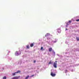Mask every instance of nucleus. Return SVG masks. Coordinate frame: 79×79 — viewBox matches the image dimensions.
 I'll list each match as a JSON object with an SVG mask.
<instances>
[{
    "mask_svg": "<svg viewBox=\"0 0 79 79\" xmlns=\"http://www.w3.org/2000/svg\"><path fill=\"white\" fill-rule=\"evenodd\" d=\"M55 41H52L51 42H50V40H48L46 41V42H47V44H48L49 45H52L53 43H56L57 41H58V39H55Z\"/></svg>",
    "mask_w": 79,
    "mask_h": 79,
    "instance_id": "nucleus-1",
    "label": "nucleus"
},
{
    "mask_svg": "<svg viewBox=\"0 0 79 79\" xmlns=\"http://www.w3.org/2000/svg\"><path fill=\"white\" fill-rule=\"evenodd\" d=\"M57 61H56L54 63V64H53V66L54 67V68H57Z\"/></svg>",
    "mask_w": 79,
    "mask_h": 79,
    "instance_id": "nucleus-2",
    "label": "nucleus"
},
{
    "mask_svg": "<svg viewBox=\"0 0 79 79\" xmlns=\"http://www.w3.org/2000/svg\"><path fill=\"white\" fill-rule=\"evenodd\" d=\"M20 73V71H18L17 72H15L14 73H12L13 76H15L16 74H18V73Z\"/></svg>",
    "mask_w": 79,
    "mask_h": 79,
    "instance_id": "nucleus-3",
    "label": "nucleus"
},
{
    "mask_svg": "<svg viewBox=\"0 0 79 79\" xmlns=\"http://www.w3.org/2000/svg\"><path fill=\"white\" fill-rule=\"evenodd\" d=\"M51 75L52 77H55V76H56V74H54V73H53L51 72Z\"/></svg>",
    "mask_w": 79,
    "mask_h": 79,
    "instance_id": "nucleus-4",
    "label": "nucleus"
},
{
    "mask_svg": "<svg viewBox=\"0 0 79 79\" xmlns=\"http://www.w3.org/2000/svg\"><path fill=\"white\" fill-rule=\"evenodd\" d=\"M57 31L58 33H60V32H61V30L60 29H60L58 28Z\"/></svg>",
    "mask_w": 79,
    "mask_h": 79,
    "instance_id": "nucleus-5",
    "label": "nucleus"
},
{
    "mask_svg": "<svg viewBox=\"0 0 79 79\" xmlns=\"http://www.w3.org/2000/svg\"><path fill=\"white\" fill-rule=\"evenodd\" d=\"M47 40H51V37L50 36H49L48 37H47Z\"/></svg>",
    "mask_w": 79,
    "mask_h": 79,
    "instance_id": "nucleus-6",
    "label": "nucleus"
},
{
    "mask_svg": "<svg viewBox=\"0 0 79 79\" xmlns=\"http://www.w3.org/2000/svg\"><path fill=\"white\" fill-rule=\"evenodd\" d=\"M19 78V77H13L11 79H18Z\"/></svg>",
    "mask_w": 79,
    "mask_h": 79,
    "instance_id": "nucleus-7",
    "label": "nucleus"
},
{
    "mask_svg": "<svg viewBox=\"0 0 79 79\" xmlns=\"http://www.w3.org/2000/svg\"><path fill=\"white\" fill-rule=\"evenodd\" d=\"M15 54L16 56H18V52L16 51V52L15 53Z\"/></svg>",
    "mask_w": 79,
    "mask_h": 79,
    "instance_id": "nucleus-8",
    "label": "nucleus"
},
{
    "mask_svg": "<svg viewBox=\"0 0 79 79\" xmlns=\"http://www.w3.org/2000/svg\"><path fill=\"white\" fill-rule=\"evenodd\" d=\"M49 35H50V33H47L46 35H45V37H47L48 36L49 37Z\"/></svg>",
    "mask_w": 79,
    "mask_h": 79,
    "instance_id": "nucleus-9",
    "label": "nucleus"
},
{
    "mask_svg": "<svg viewBox=\"0 0 79 79\" xmlns=\"http://www.w3.org/2000/svg\"><path fill=\"white\" fill-rule=\"evenodd\" d=\"M34 46V44L33 43H31L30 44V47H32Z\"/></svg>",
    "mask_w": 79,
    "mask_h": 79,
    "instance_id": "nucleus-10",
    "label": "nucleus"
},
{
    "mask_svg": "<svg viewBox=\"0 0 79 79\" xmlns=\"http://www.w3.org/2000/svg\"><path fill=\"white\" fill-rule=\"evenodd\" d=\"M59 58H63V56H62V55H59Z\"/></svg>",
    "mask_w": 79,
    "mask_h": 79,
    "instance_id": "nucleus-11",
    "label": "nucleus"
},
{
    "mask_svg": "<svg viewBox=\"0 0 79 79\" xmlns=\"http://www.w3.org/2000/svg\"><path fill=\"white\" fill-rule=\"evenodd\" d=\"M52 50V48H49V52H51Z\"/></svg>",
    "mask_w": 79,
    "mask_h": 79,
    "instance_id": "nucleus-12",
    "label": "nucleus"
},
{
    "mask_svg": "<svg viewBox=\"0 0 79 79\" xmlns=\"http://www.w3.org/2000/svg\"><path fill=\"white\" fill-rule=\"evenodd\" d=\"M29 77V76L28 75L26 77L25 79H28V78Z\"/></svg>",
    "mask_w": 79,
    "mask_h": 79,
    "instance_id": "nucleus-13",
    "label": "nucleus"
},
{
    "mask_svg": "<svg viewBox=\"0 0 79 79\" xmlns=\"http://www.w3.org/2000/svg\"><path fill=\"white\" fill-rule=\"evenodd\" d=\"M66 24L68 26H69V23L68 22H66Z\"/></svg>",
    "mask_w": 79,
    "mask_h": 79,
    "instance_id": "nucleus-14",
    "label": "nucleus"
},
{
    "mask_svg": "<svg viewBox=\"0 0 79 79\" xmlns=\"http://www.w3.org/2000/svg\"><path fill=\"white\" fill-rule=\"evenodd\" d=\"M27 48H28V49H29V45H28L27 46Z\"/></svg>",
    "mask_w": 79,
    "mask_h": 79,
    "instance_id": "nucleus-15",
    "label": "nucleus"
},
{
    "mask_svg": "<svg viewBox=\"0 0 79 79\" xmlns=\"http://www.w3.org/2000/svg\"><path fill=\"white\" fill-rule=\"evenodd\" d=\"M6 79V77H3V79Z\"/></svg>",
    "mask_w": 79,
    "mask_h": 79,
    "instance_id": "nucleus-16",
    "label": "nucleus"
},
{
    "mask_svg": "<svg viewBox=\"0 0 79 79\" xmlns=\"http://www.w3.org/2000/svg\"><path fill=\"white\" fill-rule=\"evenodd\" d=\"M76 39H77V40H79V38H78V37H77V38H76Z\"/></svg>",
    "mask_w": 79,
    "mask_h": 79,
    "instance_id": "nucleus-17",
    "label": "nucleus"
},
{
    "mask_svg": "<svg viewBox=\"0 0 79 79\" xmlns=\"http://www.w3.org/2000/svg\"><path fill=\"white\" fill-rule=\"evenodd\" d=\"M52 64V62H49L48 63V64Z\"/></svg>",
    "mask_w": 79,
    "mask_h": 79,
    "instance_id": "nucleus-18",
    "label": "nucleus"
},
{
    "mask_svg": "<svg viewBox=\"0 0 79 79\" xmlns=\"http://www.w3.org/2000/svg\"><path fill=\"white\" fill-rule=\"evenodd\" d=\"M34 76V75H33L32 76H30V77H33V76Z\"/></svg>",
    "mask_w": 79,
    "mask_h": 79,
    "instance_id": "nucleus-19",
    "label": "nucleus"
},
{
    "mask_svg": "<svg viewBox=\"0 0 79 79\" xmlns=\"http://www.w3.org/2000/svg\"><path fill=\"white\" fill-rule=\"evenodd\" d=\"M43 47H41L40 49L41 50H43Z\"/></svg>",
    "mask_w": 79,
    "mask_h": 79,
    "instance_id": "nucleus-20",
    "label": "nucleus"
},
{
    "mask_svg": "<svg viewBox=\"0 0 79 79\" xmlns=\"http://www.w3.org/2000/svg\"><path fill=\"white\" fill-rule=\"evenodd\" d=\"M75 70H73V69H72L71 70V71H72V72H73V71H74Z\"/></svg>",
    "mask_w": 79,
    "mask_h": 79,
    "instance_id": "nucleus-21",
    "label": "nucleus"
},
{
    "mask_svg": "<svg viewBox=\"0 0 79 79\" xmlns=\"http://www.w3.org/2000/svg\"><path fill=\"white\" fill-rule=\"evenodd\" d=\"M76 21L77 22H78V21H79V19H77L76 20Z\"/></svg>",
    "mask_w": 79,
    "mask_h": 79,
    "instance_id": "nucleus-22",
    "label": "nucleus"
},
{
    "mask_svg": "<svg viewBox=\"0 0 79 79\" xmlns=\"http://www.w3.org/2000/svg\"><path fill=\"white\" fill-rule=\"evenodd\" d=\"M69 23H71V21L69 20Z\"/></svg>",
    "mask_w": 79,
    "mask_h": 79,
    "instance_id": "nucleus-23",
    "label": "nucleus"
},
{
    "mask_svg": "<svg viewBox=\"0 0 79 79\" xmlns=\"http://www.w3.org/2000/svg\"><path fill=\"white\" fill-rule=\"evenodd\" d=\"M68 72V70H65V73H66Z\"/></svg>",
    "mask_w": 79,
    "mask_h": 79,
    "instance_id": "nucleus-24",
    "label": "nucleus"
},
{
    "mask_svg": "<svg viewBox=\"0 0 79 79\" xmlns=\"http://www.w3.org/2000/svg\"><path fill=\"white\" fill-rule=\"evenodd\" d=\"M53 53L54 54V55H55V52H53Z\"/></svg>",
    "mask_w": 79,
    "mask_h": 79,
    "instance_id": "nucleus-25",
    "label": "nucleus"
},
{
    "mask_svg": "<svg viewBox=\"0 0 79 79\" xmlns=\"http://www.w3.org/2000/svg\"><path fill=\"white\" fill-rule=\"evenodd\" d=\"M52 52H55V51H54V50H52Z\"/></svg>",
    "mask_w": 79,
    "mask_h": 79,
    "instance_id": "nucleus-26",
    "label": "nucleus"
},
{
    "mask_svg": "<svg viewBox=\"0 0 79 79\" xmlns=\"http://www.w3.org/2000/svg\"><path fill=\"white\" fill-rule=\"evenodd\" d=\"M65 44H68V42L66 41V42H65Z\"/></svg>",
    "mask_w": 79,
    "mask_h": 79,
    "instance_id": "nucleus-27",
    "label": "nucleus"
},
{
    "mask_svg": "<svg viewBox=\"0 0 79 79\" xmlns=\"http://www.w3.org/2000/svg\"><path fill=\"white\" fill-rule=\"evenodd\" d=\"M57 56H59V55H58V54H57Z\"/></svg>",
    "mask_w": 79,
    "mask_h": 79,
    "instance_id": "nucleus-28",
    "label": "nucleus"
},
{
    "mask_svg": "<svg viewBox=\"0 0 79 79\" xmlns=\"http://www.w3.org/2000/svg\"><path fill=\"white\" fill-rule=\"evenodd\" d=\"M65 30H66H66H68V29H67L66 28V29H65Z\"/></svg>",
    "mask_w": 79,
    "mask_h": 79,
    "instance_id": "nucleus-29",
    "label": "nucleus"
},
{
    "mask_svg": "<svg viewBox=\"0 0 79 79\" xmlns=\"http://www.w3.org/2000/svg\"><path fill=\"white\" fill-rule=\"evenodd\" d=\"M68 25H66V27H68Z\"/></svg>",
    "mask_w": 79,
    "mask_h": 79,
    "instance_id": "nucleus-30",
    "label": "nucleus"
},
{
    "mask_svg": "<svg viewBox=\"0 0 79 79\" xmlns=\"http://www.w3.org/2000/svg\"><path fill=\"white\" fill-rule=\"evenodd\" d=\"M34 63H35V61H34Z\"/></svg>",
    "mask_w": 79,
    "mask_h": 79,
    "instance_id": "nucleus-31",
    "label": "nucleus"
},
{
    "mask_svg": "<svg viewBox=\"0 0 79 79\" xmlns=\"http://www.w3.org/2000/svg\"><path fill=\"white\" fill-rule=\"evenodd\" d=\"M51 64H53V62H51Z\"/></svg>",
    "mask_w": 79,
    "mask_h": 79,
    "instance_id": "nucleus-32",
    "label": "nucleus"
},
{
    "mask_svg": "<svg viewBox=\"0 0 79 79\" xmlns=\"http://www.w3.org/2000/svg\"><path fill=\"white\" fill-rule=\"evenodd\" d=\"M50 62H52V60H51L50 61Z\"/></svg>",
    "mask_w": 79,
    "mask_h": 79,
    "instance_id": "nucleus-33",
    "label": "nucleus"
},
{
    "mask_svg": "<svg viewBox=\"0 0 79 79\" xmlns=\"http://www.w3.org/2000/svg\"><path fill=\"white\" fill-rule=\"evenodd\" d=\"M65 54H67V52H65Z\"/></svg>",
    "mask_w": 79,
    "mask_h": 79,
    "instance_id": "nucleus-34",
    "label": "nucleus"
},
{
    "mask_svg": "<svg viewBox=\"0 0 79 79\" xmlns=\"http://www.w3.org/2000/svg\"><path fill=\"white\" fill-rule=\"evenodd\" d=\"M77 17H78H78H79V16H77Z\"/></svg>",
    "mask_w": 79,
    "mask_h": 79,
    "instance_id": "nucleus-35",
    "label": "nucleus"
},
{
    "mask_svg": "<svg viewBox=\"0 0 79 79\" xmlns=\"http://www.w3.org/2000/svg\"><path fill=\"white\" fill-rule=\"evenodd\" d=\"M56 73H57V72H56Z\"/></svg>",
    "mask_w": 79,
    "mask_h": 79,
    "instance_id": "nucleus-36",
    "label": "nucleus"
},
{
    "mask_svg": "<svg viewBox=\"0 0 79 79\" xmlns=\"http://www.w3.org/2000/svg\"><path fill=\"white\" fill-rule=\"evenodd\" d=\"M55 71H56V70H55Z\"/></svg>",
    "mask_w": 79,
    "mask_h": 79,
    "instance_id": "nucleus-37",
    "label": "nucleus"
}]
</instances>
